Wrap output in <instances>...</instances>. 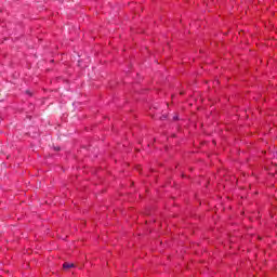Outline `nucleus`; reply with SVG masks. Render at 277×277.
Listing matches in <instances>:
<instances>
[{
	"instance_id": "f257e3e1",
	"label": "nucleus",
	"mask_w": 277,
	"mask_h": 277,
	"mask_svg": "<svg viewBox=\"0 0 277 277\" xmlns=\"http://www.w3.org/2000/svg\"><path fill=\"white\" fill-rule=\"evenodd\" d=\"M63 267H64V269H70V267H75V264L64 263Z\"/></svg>"
}]
</instances>
